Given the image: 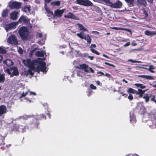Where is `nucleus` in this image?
Returning a JSON list of instances; mask_svg holds the SVG:
<instances>
[{"label": "nucleus", "instance_id": "52", "mask_svg": "<svg viewBox=\"0 0 156 156\" xmlns=\"http://www.w3.org/2000/svg\"><path fill=\"white\" fill-rule=\"evenodd\" d=\"M140 87L141 89H144L146 87V86L142 84H140Z\"/></svg>", "mask_w": 156, "mask_h": 156}, {"label": "nucleus", "instance_id": "48", "mask_svg": "<svg viewBox=\"0 0 156 156\" xmlns=\"http://www.w3.org/2000/svg\"><path fill=\"white\" fill-rule=\"evenodd\" d=\"M44 40H42V41H38V43L40 44L41 45H43L44 44Z\"/></svg>", "mask_w": 156, "mask_h": 156}, {"label": "nucleus", "instance_id": "39", "mask_svg": "<svg viewBox=\"0 0 156 156\" xmlns=\"http://www.w3.org/2000/svg\"><path fill=\"white\" fill-rule=\"evenodd\" d=\"M29 90H28L26 92H23L21 94V96L20 97V98H21L22 97H25V96H26L28 94V93H29Z\"/></svg>", "mask_w": 156, "mask_h": 156}, {"label": "nucleus", "instance_id": "9", "mask_svg": "<svg viewBox=\"0 0 156 156\" xmlns=\"http://www.w3.org/2000/svg\"><path fill=\"white\" fill-rule=\"evenodd\" d=\"M77 3L80 5L86 6H91L93 4L88 0H76Z\"/></svg>", "mask_w": 156, "mask_h": 156}, {"label": "nucleus", "instance_id": "53", "mask_svg": "<svg viewBox=\"0 0 156 156\" xmlns=\"http://www.w3.org/2000/svg\"><path fill=\"white\" fill-rule=\"evenodd\" d=\"M106 3H107L108 4H109V3L111 2L110 0H103Z\"/></svg>", "mask_w": 156, "mask_h": 156}, {"label": "nucleus", "instance_id": "50", "mask_svg": "<svg viewBox=\"0 0 156 156\" xmlns=\"http://www.w3.org/2000/svg\"><path fill=\"white\" fill-rule=\"evenodd\" d=\"M18 51L21 54L22 52V49L21 48H19L18 49Z\"/></svg>", "mask_w": 156, "mask_h": 156}, {"label": "nucleus", "instance_id": "17", "mask_svg": "<svg viewBox=\"0 0 156 156\" xmlns=\"http://www.w3.org/2000/svg\"><path fill=\"white\" fill-rule=\"evenodd\" d=\"M138 76L139 77L143 78L147 80H153V78L152 76L149 75H140Z\"/></svg>", "mask_w": 156, "mask_h": 156}, {"label": "nucleus", "instance_id": "59", "mask_svg": "<svg viewBox=\"0 0 156 156\" xmlns=\"http://www.w3.org/2000/svg\"><path fill=\"white\" fill-rule=\"evenodd\" d=\"M75 51L76 52V53L78 55H81V53L79 51Z\"/></svg>", "mask_w": 156, "mask_h": 156}, {"label": "nucleus", "instance_id": "13", "mask_svg": "<svg viewBox=\"0 0 156 156\" xmlns=\"http://www.w3.org/2000/svg\"><path fill=\"white\" fill-rule=\"evenodd\" d=\"M65 10V9H57L55 11L54 14L56 16L59 17L62 16Z\"/></svg>", "mask_w": 156, "mask_h": 156}, {"label": "nucleus", "instance_id": "40", "mask_svg": "<svg viewBox=\"0 0 156 156\" xmlns=\"http://www.w3.org/2000/svg\"><path fill=\"white\" fill-rule=\"evenodd\" d=\"M128 62H130L133 63H135V62H136V63H141V62L140 61H135V60H134L131 59H128Z\"/></svg>", "mask_w": 156, "mask_h": 156}, {"label": "nucleus", "instance_id": "26", "mask_svg": "<svg viewBox=\"0 0 156 156\" xmlns=\"http://www.w3.org/2000/svg\"><path fill=\"white\" fill-rule=\"evenodd\" d=\"M145 34L148 36H151L155 35L156 33L155 32L146 30L145 31Z\"/></svg>", "mask_w": 156, "mask_h": 156}, {"label": "nucleus", "instance_id": "41", "mask_svg": "<svg viewBox=\"0 0 156 156\" xmlns=\"http://www.w3.org/2000/svg\"><path fill=\"white\" fill-rule=\"evenodd\" d=\"M151 101L154 102L156 104V100L155 99V96L154 95H151Z\"/></svg>", "mask_w": 156, "mask_h": 156}, {"label": "nucleus", "instance_id": "45", "mask_svg": "<svg viewBox=\"0 0 156 156\" xmlns=\"http://www.w3.org/2000/svg\"><path fill=\"white\" fill-rule=\"evenodd\" d=\"M90 87L91 88L94 90H95L96 89V86L94 85L93 84H91L90 85Z\"/></svg>", "mask_w": 156, "mask_h": 156}, {"label": "nucleus", "instance_id": "12", "mask_svg": "<svg viewBox=\"0 0 156 156\" xmlns=\"http://www.w3.org/2000/svg\"><path fill=\"white\" fill-rule=\"evenodd\" d=\"M7 112L6 107L4 105L0 106V116L5 114Z\"/></svg>", "mask_w": 156, "mask_h": 156}, {"label": "nucleus", "instance_id": "21", "mask_svg": "<svg viewBox=\"0 0 156 156\" xmlns=\"http://www.w3.org/2000/svg\"><path fill=\"white\" fill-rule=\"evenodd\" d=\"M44 7L47 13V15L49 16H51L53 14L52 12L51 11L50 9L47 7V5H44Z\"/></svg>", "mask_w": 156, "mask_h": 156}, {"label": "nucleus", "instance_id": "64", "mask_svg": "<svg viewBox=\"0 0 156 156\" xmlns=\"http://www.w3.org/2000/svg\"><path fill=\"white\" fill-rule=\"evenodd\" d=\"M26 99L27 101H29L30 102H31V101L29 99H27L26 98H25Z\"/></svg>", "mask_w": 156, "mask_h": 156}, {"label": "nucleus", "instance_id": "1", "mask_svg": "<svg viewBox=\"0 0 156 156\" xmlns=\"http://www.w3.org/2000/svg\"><path fill=\"white\" fill-rule=\"evenodd\" d=\"M23 62L24 65L29 68L27 71L25 72L27 75H33L34 71L39 72L41 71L45 73L47 72L46 63L41 59H38L31 62L30 59H27L23 60Z\"/></svg>", "mask_w": 156, "mask_h": 156}, {"label": "nucleus", "instance_id": "7", "mask_svg": "<svg viewBox=\"0 0 156 156\" xmlns=\"http://www.w3.org/2000/svg\"><path fill=\"white\" fill-rule=\"evenodd\" d=\"M21 3L17 2L11 1L9 4V6L11 9H18L21 7Z\"/></svg>", "mask_w": 156, "mask_h": 156}, {"label": "nucleus", "instance_id": "38", "mask_svg": "<svg viewBox=\"0 0 156 156\" xmlns=\"http://www.w3.org/2000/svg\"><path fill=\"white\" fill-rule=\"evenodd\" d=\"M5 80L4 75L0 74V82H3Z\"/></svg>", "mask_w": 156, "mask_h": 156}, {"label": "nucleus", "instance_id": "5", "mask_svg": "<svg viewBox=\"0 0 156 156\" xmlns=\"http://www.w3.org/2000/svg\"><path fill=\"white\" fill-rule=\"evenodd\" d=\"M76 68L84 70L85 72L88 73L90 70L91 73H94V70L91 67H89L88 66L84 64L80 65L79 66H76Z\"/></svg>", "mask_w": 156, "mask_h": 156}, {"label": "nucleus", "instance_id": "34", "mask_svg": "<svg viewBox=\"0 0 156 156\" xmlns=\"http://www.w3.org/2000/svg\"><path fill=\"white\" fill-rule=\"evenodd\" d=\"M154 69V66L152 65H151L149 66L148 69V70L152 73H154V71L153 70Z\"/></svg>", "mask_w": 156, "mask_h": 156}, {"label": "nucleus", "instance_id": "16", "mask_svg": "<svg viewBox=\"0 0 156 156\" xmlns=\"http://www.w3.org/2000/svg\"><path fill=\"white\" fill-rule=\"evenodd\" d=\"M96 47V45L95 44H92L91 45L90 48V50L91 51L94 53H95L96 55H100V53H99L97 51L95 50L94 49H93V48H95Z\"/></svg>", "mask_w": 156, "mask_h": 156}, {"label": "nucleus", "instance_id": "24", "mask_svg": "<svg viewBox=\"0 0 156 156\" xmlns=\"http://www.w3.org/2000/svg\"><path fill=\"white\" fill-rule=\"evenodd\" d=\"M111 28L112 29H114L116 30H126L129 32H130V30L128 29H125L121 27H112Z\"/></svg>", "mask_w": 156, "mask_h": 156}, {"label": "nucleus", "instance_id": "42", "mask_svg": "<svg viewBox=\"0 0 156 156\" xmlns=\"http://www.w3.org/2000/svg\"><path fill=\"white\" fill-rule=\"evenodd\" d=\"M42 35L41 33H37L36 36L37 37L41 38L42 37Z\"/></svg>", "mask_w": 156, "mask_h": 156}, {"label": "nucleus", "instance_id": "33", "mask_svg": "<svg viewBox=\"0 0 156 156\" xmlns=\"http://www.w3.org/2000/svg\"><path fill=\"white\" fill-rule=\"evenodd\" d=\"M130 6H133L134 2V0H125Z\"/></svg>", "mask_w": 156, "mask_h": 156}, {"label": "nucleus", "instance_id": "36", "mask_svg": "<svg viewBox=\"0 0 156 156\" xmlns=\"http://www.w3.org/2000/svg\"><path fill=\"white\" fill-rule=\"evenodd\" d=\"M6 52V51L2 47H0V53L5 54Z\"/></svg>", "mask_w": 156, "mask_h": 156}, {"label": "nucleus", "instance_id": "15", "mask_svg": "<svg viewBox=\"0 0 156 156\" xmlns=\"http://www.w3.org/2000/svg\"><path fill=\"white\" fill-rule=\"evenodd\" d=\"M18 21L20 23H23L28 22V20L26 16H22L19 18Z\"/></svg>", "mask_w": 156, "mask_h": 156}, {"label": "nucleus", "instance_id": "4", "mask_svg": "<svg viewBox=\"0 0 156 156\" xmlns=\"http://www.w3.org/2000/svg\"><path fill=\"white\" fill-rule=\"evenodd\" d=\"M18 22H15L5 24L4 26L3 27L6 31L8 32L11 30L15 28L16 26L18 25Z\"/></svg>", "mask_w": 156, "mask_h": 156}, {"label": "nucleus", "instance_id": "44", "mask_svg": "<svg viewBox=\"0 0 156 156\" xmlns=\"http://www.w3.org/2000/svg\"><path fill=\"white\" fill-rule=\"evenodd\" d=\"M22 118L24 119H27L30 118V116L29 115H25L23 116V117H22Z\"/></svg>", "mask_w": 156, "mask_h": 156}, {"label": "nucleus", "instance_id": "51", "mask_svg": "<svg viewBox=\"0 0 156 156\" xmlns=\"http://www.w3.org/2000/svg\"><path fill=\"white\" fill-rule=\"evenodd\" d=\"M143 13L144 15V17H146L147 16L148 14L147 12L144 10L143 11Z\"/></svg>", "mask_w": 156, "mask_h": 156}, {"label": "nucleus", "instance_id": "2", "mask_svg": "<svg viewBox=\"0 0 156 156\" xmlns=\"http://www.w3.org/2000/svg\"><path fill=\"white\" fill-rule=\"evenodd\" d=\"M4 70L5 72L10 75L11 77H12L13 76H17L19 74L17 68L15 67H11L10 69L4 67Z\"/></svg>", "mask_w": 156, "mask_h": 156}, {"label": "nucleus", "instance_id": "47", "mask_svg": "<svg viewBox=\"0 0 156 156\" xmlns=\"http://www.w3.org/2000/svg\"><path fill=\"white\" fill-rule=\"evenodd\" d=\"M105 64H106V65H109V66H111L112 67H113L114 68H115V66L114 65H113V64H111L109 63H108L107 62H105Z\"/></svg>", "mask_w": 156, "mask_h": 156}, {"label": "nucleus", "instance_id": "61", "mask_svg": "<svg viewBox=\"0 0 156 156\" xmlns=\"http://www.w3.org/2000/svg\"><path fill=\"white\" fill-rule=\"evenodd\" d=\"M103 56L104 57H105V58H109V57L108 56H107L106 55H105L104 54H103Z\"/></svg>", "mask_w": 156, "mask_h": 156}, {"label": "nucleus", "instance_id": "55", "mask_svg": "<svg viewBox=\"0 0 156 156\" xmlns=\"http://www.w3.org/2000/svg\"><path fill=\"white\" fill-rule=\"evenodd\" d=\"M130 44V43L129 42H127L124 45V47H127L129 46Z\"/></svg>", "mask_w": 156, "mask_h": 156}, {"label": "nucleus", "instance_id": "28", "mask_svg": "<svg viewBox=\"0 0 156 156\" xmlns=\"http://www.w3.org/2000/svg\"><path fill=\"white\" fill-rule=\"evenodd\" d=\"M127 92L129 94H130V93L136 94V90H135L131 88H129L127 90Z\"/></svg>", "mask_w": 156, "mask_h": 156}, {"label": "nucleus", "instance_id": "46", "mask_svg": "<svg viewBox=\"0 0 156 156\" xmlns=\"http://www.w3.org/2000/svg\"><path fill=\"white\" fill-rule=\"evenodd\" d=\"M29 95H36V93L35 92L30 91V90H29Z\"/></svg>", "mask_w": 156, "mask_h": 156}, {"label": "nucleus", "instance_id": "35", "mask_svg": "<svg viewBox=\"0 0 156 156\" xmlns=\"http://www.w3.org/2000/svg\"><path fill=\"white\" fill-rule=\"evenodd\" d=\"M35 119H37L38 120L41 119H44L45 118L44 115H38L35 116L34 117Z\"/></svg>", "mask_w": 156, "mask_h": 156}, {"label": "nucleus", "instance_id": "31", "mask_svg": "<svg viewBox=\"0 0 156 156\" xmlns=\"http://www.w3.org/2000/svg\"><path fill=\"white\" fill-rule=\"evenodd\" d=\"M130 121L132 122L133 123H134L136 122V119L135 116L134 115L132 114L131 115L130 114Z\"/></svg>", "mask_w": 156, "mask_h": 156}, {"label": "nucleus", "instance_id": "14", "mask_svg": "<svg viewBox=\"0 0 156 156\" xmlns=\"http://www.w3.org/2000/svg\"><path fill=\"white\" fill-rule=\"evenodd\" d=\"M153 0H137L138 2L141 5L146 6L147 5L146 1L148 2L151 3L153 2Z\"/></svg>", "mask_w": 156, "mask_h": 156}, {"label": "nucleus", "instance_id": "57", "mask_svg": "<svg viewBox=\"0 0 156 156\" xmlns=\"http://www.w3.org/2000/svg\"><path fill=\"white\" fill-rule=\"evenodd\" d=\"M131 45L133 46H136V45L137 44L134 42H133L131 44Z\"/></svg>", "mask_w": 156, "mask_h": 156}, {"label": "nucleus", "instance_id": "32", "mask_svg": "<svg viewBox=\"0 0 156 156\" xmlns=\"http://www.w3.org/2000/svg\"><path fill=\"white\" fill-rule=\"evenodd\" d=\"M151 97L150 96H149L148 94H145L143 97V98L145 99V101L146 102H147L149 99V98Z\"/></svg>", "mask_w": 156, "mask_h": 156}, {"label": "nucleus", "instance_id": "30", "mask_svg": "<svg viewBox=\"0 0 156 156\" xmlns=\"http://www.w3.org/2000/svg\"><path fill=\"white\" fill-rule=\"evenodd\" d=\"M8 10L7 9H4L2 13V16L3 17H6L8 15Z\"/></svg>", "mask_w": 156, "mask_h": 156}, {"label": "nucleus", "instance_id": "23", "mask_svg": "<svg viewBox=\"0 0 156 156\" xmlns=\"http://www.w3.org/2000/svg\"><path fill=\"white\" fill-rule=\"evenodd\" d=\"M77 25L80 28V30H84L88 32V30L85 27H84L82 24L79 23H77Z\"/></svg>", "mask_w": 156, "mask_h": 156}, {"label": "nucleus", "instance_id": "11", "mask_svg": "<svg viewBox=\"0 0 156 156\" xmlns=\"http://www.w3.org/2000/svg\"><path fill=\"white\" fill-rule=\"evenodd\" d=\"M19 12L16 11H14L10 14V18L13 20H16L18 18V15Z\"/></svg>", "mask_w": 156, "mask_h": 156}, {"label": "nucleus", "instance_id": "37", "mask_svg": "<svg viewBox=\"0 0 156 156\" xmlns=\"http://www.w3.org/2000/svg\"><path fill=\"white\" fill-rule=\"evenodd\" d=\"M69 45L70 48H71V47L78 46V44L76 43L70 42L69 43Z\"/></svg>", "mask_w": 156, "mask_h": 156}, {"label": "nucleus", "instance_id": "29", "mask_svg": "<svg viewBox=\"0 0 156 156\" xmlns=\"http://www.w3.org/2000/svg\"><path fill=\"white\" fill-rule=\"evenodd\" d=\"M84 39L87 40V43L89 44L91 43V39L88 34L87 35V36H86Z\"/></svg>", "mask_w": 156, "mask_h": 156}, {"label": "nucleus", "instance_id": "54", "mask_svg": "<svg viewBox=\"0 0 156 156\" xmlns=\"http://www.w3.org/2000/svg\"><path fill=\"white\" fill-rule=\"evenodd\" d=\"M121 94L122 96H124L125 97H126L127 96V94H124L122 92L121 93Z\"/></svg>", "mask_w": 156, "mask_h": 156}, {"label": "nucleus", "instance_id": "60", "mask_svg": "<svg viewBox=\"0 0 156 156\" xmlns=\"http://www.w3.org/2000/svg\"><path fill=\"white\" fill-rule=\"evenodd\" d=\"M88 58H89L90 60H92L94 58V57L93 56H89L88 57Z\"/></svg>", "mask_w": 156, "mask_h": 156}, {"label": "nucleus", "instance_id": "43", "mask_svg": "<svg viewBox=\"0 0 156 156\" xmlns=\"http://www.w3.org/2000/svg\"><path fill=\"white\" fill-rule=\"evenodd\" d=\"M128 99L130 100H133V95L131 94H129V96L128 97Z\"/></svg>", "mask_w": 156, "mask_h": 156}, {"label": "nucleus", "instance_id": "22", "mask_svg": "<svg viewBox=\"0 0 156 156\" xmlns=\"http://www.w3.org/2000/svg\"><path fill=\"white\" fill-rule=\"evenodd\" d=\"M23 11L27 13L29 12L30 11V6L29 5L25 6L23 9Z\"/></svg>", "mask_w": 156, "mask_h": 156}, {"label": "nucleus", "instance_id": "49", "mask_svg": "<svg viewBox=\"0 0 156 156\" xmlns=\"http://www.w3.org/2000/svg\"><path fill=\"white\" fill-rule=\"evenodd\" d=\"M92 33L94 35H98L99 34V32L94 31H92Z\"/></svg>", "mask_w": 156, "mask_h": 156}, {"label": "nucleus", "instance_id": "18", "mask_svg": "<svg viewBox=\"0 0 156 156\" xmlns=\"http://www.w3.org/2000/svg\"><path fill=\"white\" fill-rule=\"evenodd\" d=\"M3 62L9 66H11L13 64V62L9 59H8L6 61H3Z\"/></svg>", "mask_w": 156, "mask_h": 156}, {"label": "nucleus", "instance_id": "62", "mask_svg": "<svg viewBox=\"0 0 156 156\" xmlns=\"http://www.w3.org/2000/svg\"><path fill=\"white\" fill-rule=\"evenodd\" d=\"M105 76H106L108 77H109L110 76V75L109 74H108V73H106L105 74Z\"/></svg>", "mask_w": 156, "mask_h": 156}, {"label": "nucleus", "instance_id": "63", "mask_svg": "<svg viewBox=\"0 0 156 156\" xmlns=\"http://www.w3.org/2000/svg\"><path fill=\"white\" fill-rule=\"evenodd\" d=\"M96 83L98 85H99L100 84V82L98 81H97L96 82Z\"/></svg>", "mask_w": 156, "mask_h": 156}, {"label": "nucleus", "instance_id": "6", "mask_svg": "<svg viewBox=\"0 0 156 156\" xmlns=\"http://www.w3.org/2000/svg\"><path fill=\"white\" fill-rule=\"evenodd\" d=\"M108 5L113 8L119 9L122 7V4L121 1L118 0L114 3L111 2Z\"/></svg>", "mask_w": 156, "mask_h": 156}, {"label": "nucleus", "instance_id": "10", "mask_svg": "<svg viewBox=\"0 0 156 156\" xmlns=\"http://www.w3.org/2000/svg\"><path fill=\"white\" fill-rule=\"evenodd\" d=\"M64 17L66 18L74 20H80V19L79 18L76 16L73 13L70 12H69L68 14L65 15Z\"/></svg>", "mask_w": 156, "mask_h": 156}, {"label": "nucleus", "instance_id": "25", "mask_svg": "<svg viewBox=\"0 0 156 156\" xmlns=\"http://www.w3.org/2000/svg\"><path fill=\"white\" fill-rule=\"evenodd\" d=\"M77 35L79 37L82 39H84L86 36L84 34L83 32L82 31H81L80 33H77Z\"/></svg>", "mask_w": 156, "mask_h": 156}, {"label": "nucleus", "instance_id": "56", "mask_svg": "<svg viewBox=\"0 0 156 156\" xmlns=\"http://www.w3.org/2000/svg\"><path fill=\"white\" fill-rule=\"evenodd\" d=\"M97 73L98 74H100L101 75H104V73L101 72H100V71L98 72H97Z\"/></svg>", "mask_w": 156, "mask_h": 156}, {"label": "nucleus", "instance_id": "27", "mask_svg": "<svg viewBox=\"0 0 156 156\" xmlns=\"http://www.w3.org/2000/svg\"><path fill=\"white\" fill-rule=\"evenodd\" d=\"M60 4V2L59 1L53 2L51 3V5L53 6H59Z\"/></svg>", "mask_w": 156, "mask_h": 156}, {"label": "nucleus", "instance_id": "8", "mask_svg": "<svg viewBox=\"0 0 156 156\" xmlns=\"http://www.w3.org/2000/svg\"><path fill=\"white\" fill-rule=\"evenodd\" d=\"M7 42L9 43L15 45L18 44L17 38L16 36L13 35H11L9 37L7 40Z\"/></svg>", "mask_w": 156, "mask_h": 156}, {"label": "nucleus", "instance_id": "58", "mask_svg": "<svg viewBox=\"0 0 156 156\" xmlns=\"http://www.w3.org/2000/svg\"><path fill=\"white\" fill-rule=\"evenodd\" d=\"M135 85L137 87H140V83H135Z\"/></svg>", "mask_w": 156, "mask_h": 156}, {"label": "nucleus", "instance_id": "19", "mask_svg": "<svg viewBox=\"0 0 156 156\" xmlns=\"http://www.w3.org/2000/svg\"><path fill=\"white\" fill-rule=\"evenodd\" d=\"M146 91V90H142L140 89H138V91H136V94H139V97L141 98L142 97L143 94Z\"/></svg>", "mask_w": 156, "mask_h": 156}, {"label": "nucleus", "instance_id": "20", "mask_svg": "<svg viewBox=\"0 0 156 156\" xmlns=\"http://www.w3.org/2000/svg\"><path fill=\"white\" fill-rule=\"evenodd\" d=\"M45 54L44 51H37L35 53V55L37 56L43 57Z\"/></svg>", "mask_w": 156, "mask_h": 156}, {"label": "nucleus", "instance_id": "3", "mask_svg": "<svg viewBox=\"0 0 156 156\" xmlns=\"http://www.w3.org/2000/svg\"><path fill=\"white\" fill-rule=\"evenodd\" d=\"M19 33L23 39H25L28 36V30L27 27H23L19 29Z\"/></svg>", "mask_w": 156, "mask_h": 156}]
</instances>
